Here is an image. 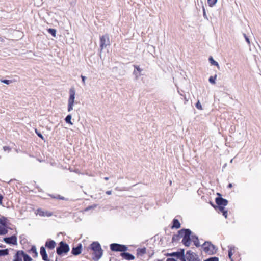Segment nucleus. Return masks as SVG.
<instances>
[{
	"label": "nucleus",
	"instance_id": "1",
	"mask_svg": "<svg viewBox=\"0 0 261 261\" xmlns=\"http://www.w3.org/2000/svg\"><path fill=\"white\" fill-rule=\"evenodd\" d=\"M90 249L93 251V259L98 260L102 255L103 250L100 244L97 242H94L90 245Z\"/></svg>",
	"mask_w": 261,
	"mask_h": 261
},
{
	"label": "nucleus",
	"instance_id": "2",
	"mask_svg": "<svg viewBox=\"0 0 261 261\" xmlns=\"http://www.w3.org/2000/svg\"><path fill=\"white\" fill-rule=\"evenodd\" d=\"M179 234L182 237V243L187 247L190 245L191 231L188 229H183L178 231Z\"/></svg>",
	"mask_w": 261,
	"mask_h": 261
},
{
	"label": "nucleus",
	"instance_id": "3",
	"mask_svg": "<svg viewBox=\"0 0 261 261\" xmlns=\"http://www.w3.org/2000/svg\"><path fill=\"white\" fill-rule=\"evenodd\" d=\"M228 256L231 261H240L241 259L237 249L233 246L229 247Z\"/></svg>",
	"mask_w": 261,
	"mask_h": 261
},
{
	"label": "nucleus",
	"instance_id": "4",
	"mask_svg": "<svg viewBox=\"0 0 261 261\" xmlns=\"http://www.w3.org/2000/svg\"><path fill=\"white\" fill-rule=\"evenodd\" d=\"M69 250V245L65 242L61 241L59 243V246L56 249V252L58 255H62L63 254L68 253Z\"/></svg>",
	"mask_w": 261,
	"mask_h": 261
},
{
	"label": "nucleus",
	"instance_id": "5",
	"mask_svg": "<svg viewBox=\"0 0 261 261\" xmlns=\"http://www.w3.org/2000/svg\"><path fill=\"white\" fill-rule=\"evenodd\" d=\"M70 96L68 99V111L70 112L73 110V107L74 105V101L75 98V89L74 88H72L70 89L69 91Z\"/></svg>",
	"mask_w": 261,
	"mask_h": 261
},
{
	"label": "nucleus",
	"instance_id": "6",
	"mask_svg": "<svg viewBox=\"0 0 261 261\" xmlns=\"http://www.w3.org/2000/svg\"><path fill=\"white\" fill-rule=\"evenodd\" d=\"M110 249L112 251L125 252L127 250V247L124 245L113 243L110 245Z\"/></svg>",
	"mask_w": 261,
	"mask_h": 261
},
{
	"label": "nucleus",
	"instance_id": "7",
	"mask_svg": "<svg viewBox=\"0 0 261 261\" xmlns=\"http://www.w3.org/2000/svg\"><path fill=\"white\" fill-rule=\"evenodd\" d=\"M110 39L108 34L100 37V47L101 50L110 45Z\"/></svg>",
	"mask_w": 261,
	"mask_h": 261
},
{
	"label": "nucleus",
	"instance_id": "8",
	"mask_svg": "<svg viewBox=\"0 0 261 261\" xmlns=\"http://www.w3.org/2000/svg\"><path fill=\"white\" fill-rule=\"evenodd\" d=\"M203 251L208 254H211L213 252L214 246L210 242H205L202 246Z\"/></svg>",
	"mask_w": 261,
	"mask_h": 261
},
{
	"label": "nucleus",
	"instance_id": "9",
	"mask_svg": "<svg viewBox=\"0 0 261 261\" xmlns=\"http://www.w3.org/2000/svg\"><path fill=\"white\" fill-rule=\"evenodd\" d=\"M36 215L41 217H50L53 216V213L48 211H44L41 208H38L35 212Z\"/></svg>",
	"mask_w": 261,
	"mask_h": 261
},
{
	"label": "nucleus",
	"instance_id": "10",
	"mask_svg": "<svg viewBox=\"0 0 261 261\" xmlns=\"http://www.w3.org/2000/svg\"><path fill=\"white\" fill-rule=\"evenodd\" d=\"M216 203L218 205V210H220L221 207H224L228 204V201L221 197H217L215 199Z\"/></svg>",
	"mask_w": 261,
	"mask_h": 261
},
{
	"label": "nucleus",
	"instance_id": "11",
	"mask_svg": "<svg viewBox=\"0 0 261 261\" xmlns=\"http://www.w3.org/2000/svg\"><path fill=\"white\" fill-rule=\"evenodd\" d=\"M4 241L8 244L17 245V239L15 235L12 236L10 237L5 238Z\"/></svg>",
	"mask_w": 261,
	"mask_h": 261
},
{
	"label": "nucleus",
	"instance_id": "12",
	"mask_svg": "<svg viewBox=\"0 0 261 261\" xmlns=\"http://www.w3.org/2000/svg\"><path fill=\"white\" fill-rule=\"evenodd\" d=\"M186 256L188 261H197L198 260V256L191 251L187 252Z\"/></svg>",
	"mask_w": 261,
	"mask_h": 261
},
{
	"label": "nucleus",
	"instance_id": "13",
	"mask_svg": "<svg viewBox=\"0 0 261 261\" xmlns=\"http://www.w3.org/2000/svg\"><path fill=\"white\" fill-rule=\"evenodd\" d=\"M169 256H176L178 258H180L183 261H185L184 258V250H181L180 252H173L172 253L168 254Z\"/></svg>",
	"mask_w": 261,
	"mask_h": 261
},
{
	"label": "nucleus",
	"instance_id": "14",
	"mask_svg": "<svg viewBox=\"0 0 261 261\" xmlns=\"http://www.w3.org/2000/svg\"><path fill=\"white\" fill-rule=\"evenodd\" d=\"M23 255V251H18L14 255L13 261H22Z\"/></svg>",
	"mask_w": 261,
	"mask_h": 261
},
{
	"label": "nucleus",
	"instance_id": "15",
	"mask_svg": "<svg viewBox=\"0 0 261 261\" xmlns=\"http://www.w3.org/2000/svg\"><path fill=\"white\" fill-rule=\"evenodd\" d=\"M56 242L52 240H48L45 244V247L48 249H53L56 246Z\"/></svg>",
	"mask_w": 261,
	"mask_h": 261
},
{
	"label": "nucleus",
	"instance_id": "16",
	"mask_svg": "<svg viewBox=\"0 0 261 261\" xmlns=\"http://www.w3.org/2000/svg\"><path fill=\"white\" fill-rule=\"evenodd\" d=\"M121 256L123 258L127 260H134L135 257L131 254L127 252H122L120 254Z\"/></svg>",
	"mask_w": 261,
	"mask_h": 261
},
{
	"label": "nucleus",
	"instance_id": "17",
	"mask_svg": "<svg viewBox=\"0 0 261 261\" xmlns=\"http://www.w3.org/2000/svg\"><path fill=\"white\" fill-rule=\"evenodd\" d=\"M40 254L42 256V259L44 261H49V260L48 258V256L46 253L45 249L44 247L42 246L40 248Z\"/></svg>",
	"mask_w": 261,
	"mask_h": 261
},
{
	"label": "nucleus",
	"instance_id": "18",
	"mask_svg": "<svg viewBox=\"0 0 261 261\" xmlns=\"http://www.w3.org/2000/svg\"><path fill=\"white\" fill-rule=\"evenodd\" d=\"M82 245L80 244L76 247H73L71 253L74 255H78L81 253Z\"/></svg>",
	"mask_w": 261,
	"mask_h": 261
},
{
	"label": "nucleus",
	"instance_id": "19",
	"mask_svg": "<svg viewBox=\"0 0 261 261\" xmlns=\"http://www.w3.org/2000/svg\"><path fill=\"white\" fill-rule=\"evenodd\" d=\"M191 242H193L194 243V244L196 246L198 247L200 246L199 243V240L197 236L191 235V239H190V243Z\"/></svg>",
	"mask_w": 261,
	"mask_h": 261
},
{
	"label": "nucleus",
	"instance_id": "20",
	"mask_svg": "<svg viewBox=\"0 0 261 261\" xmlns=\"http://www.w3.org/2000/svg\"><path fill=\"white\" fill-rule=\"evenodd\" d=\"M180 227V223L179 221L176 219H174L173 220V225L171 226L172 228L178 229Z\"/></svg>",
	"mask_w": 261,
	"mask_h": 261
},
{
	"label": "nucleus",
	"instance_id": "21",
	"mask_svg": "<svg viewBox=\"0 0 261 261\" xmlns=\"http://www.w3.org/2000/svg\"><path fill=\"white\" fill-rule=\"evenodd\" d=\"M146 253V249L145 248H139L137 250V255L138 256H142Z\"/></svg>",
	"mask_w": 261,
	"mask_h": 261
},
{
	"label": "nucleus",
	"instance_id": "22",
	"mask_svg": "<svg viewBox=\"0 0 261 261\" xmlns=\"http://www.w3.org/2000/svg\"><path fill=\"white\" fill-rule=\"evenodd\" d=\"M8 232L7 227L0 225V235H5Z\"/></svg>",
	"mask_w": 261,
	"mask_h": 261
},
{
	"label": "nucleus",
	"instance_id": "23",
	"mask_svg": "<svg viewBox=\"0 0 261 261\" xmlns=\"http://www.w3.org/2000/svg\"><path fill=\"white\" fill-rule=\"evenodd\" d=\"M30 252L32 254V256L33 257H36L38 256V253L36 250V248L35 246H33L31 247Z\"/></svg>",
	"mask_w": 261,
	"mask_h": 261
},
{
	"label": "nucleus",
	"instance_id": "24",
	"mask_svg": "<svg viewBox=\"0 0 261 261\" xmlns=\"http://www.w3.org/2000/svg\"><path fill=\"white\" fill-rule=\"evenodd\" d=\"M219 212L222 213L223 215L225 217V218L227 217V211L224 207H221L220 210H219Z\"/></svg>",
	"mask_w": 261,
	"mask_h": 261
},
{
	"label": "nucleus",
	"instance_id": "25",
	"mask_svg": "<svg viewBox=\"0 0 261 261\" xmlns=\"http://www.w3.org/2000/svg\"><path fill=\"white\" fill-rule=\"evenodd\" d=\"M7 219L6 218L3 217L0 219V225L7 226Z\"/></svg>",
	"mask_w": 261,
	"mask_h": 261
},
{
	"label": "nucleus",
	"instance_id": "26",
	"mask_svg": "<svg viewBox=\"0 0 261 261\" xmlns=\"http://www.w3.org/2000/svg\"><path fill=\"white\" fill-rule=\"evenodd\" d=\"M47 31L53 37H55L56 36V30L55 29L49 28L47 29Z\"/></svg>",
	"mask_w": 261,
	"mask_h": 261
},
{
	"label": "nucleus",
	"instance_id": "27",
	"mask_svg": "<svg viewBox=\"0 0 261 261\" xmlns=\"http://www.w3.org/2000/svg\"><path fill=\"white\" fill-rule=\"evenodd\" d=\"M23 258L24 261H32V259L31 258V257H30L28 254H25L24 252Z\"/></svg>",
	"mask_w": 261,
	"mask_h": 261
},
{
	"label": "nucleus",
	"instance_id": "28",
	"mask_svg": "<svg viewBox=\"0 0 261 261\" xmlns=\"http://www.w3.org/2000/svg\"><path fill=\"white\" fill-rule=\"evenodd\" d=\"M9 251L8 249L0 250V256L7 255Z\"/></svg>",
	"mask_w": 261,
	"mask_h": 261
},
{
	"label": "nucleus",
	"instance_id": "29",
	"mask_svg": "<svg viewBox=\"0 0 261 261\" xmlns=\"http://www.w3.org/2000/svg\"><path fill=\"white\" fill-rule=\"evenodd\" d=\"M209 61H210V63H211L212 65H214L217 66L218 67H219V64H218V63L213 59V58H212V57H210L209 58Z\"/></svg>",
	"mask_w": 261,
	"mask_h": 261
},
{
	"label": "nucleus",
	"instance_id": "30",
	"mask_svg": "<svg viewBox=\"0 0 261 261\" xmlns=\"http://www.w3.org/2000/svg\"><path fill=\"white\" fill-rule=\"evenodd\" d=\"M217 75H215L214 76H211L210 77L208 81L212 84H215V80L216 79Z\"/></svg>",
	"mask_w": 261,
	"mask_h": 261
},
{
	"label": "nucleus",
	"instance_id": "31",
	"mask_svg": "<svg viewBox=\"0 0 261 261\" xmlns=\"http://www.w3.org/2000/svg\"><path fill=\"white\" fill-rule=\"evenodd\" d=\"M71 116L70 115H68L66 116L65 118V121L69 124H72V123L71 122Z\"/></svg>",
	"mask_w": 261,
	"mask_h": 261
},
{
	"label": "nucleus",
	"instance_id": "32",
	"mask_svg": "<svg viewBox=\"0 0 261 261\" xmlns=\"http://www.w3.org/2000/svg\"><path fill=\"white\" fill-rule=\"evenodd\" d=\"M196 107L198 109V110H202L203 108H202V105H201L199 100H198V101L197 102V103H196Z\"/></svg>",
	"mask_w": 261,
	"mask_h": 261
},
{
	"label": "nucleus",
	"instance_id": "33",
	"mask_svg": "<svg viewBox=\"0 0 261 261\" xmlns=\"http://www.w3.org/2000/svg\"><path fill=\"white\" fill-rule=\"evenodd\" d=\"M1 82L7 85L12 82V81L8 80H1Z\"/></svg>",
	"mask_w": 261,
	"mask_h": 261
},
{
	"label": "nucleus",
	"instance_id": "34",
	"mask_svg": "<svg viewBox=\"0 0 261 261\" xmlns=\"http://www.w3.org/2000/svg\"><path fill=\"white\" fill-rule=\"evenodd\" d=\"M216 2L217 1H207V3L210 7H213L214 6Z\"/></svg>",
	"mask_w": 261,
	"mask_h": 261
},
{
	"label": "nucleus",
	"instance_id": "35",
	"mask_svg": "<svg viewBox=\"0 0 261 261\" xmlns=\"http://www.w3.org/2000/svg\"><path fill=\"white\" fill-rule=\"evenodd\" d=\"M35 133L37 134V136L39 137H40L41 139H42V140L44 139V138L43 136L42 135V134L38 132L36 129H35Z\"/></svg>",
	"mask_w": 261,
	"mask_h": 261
},
{
	"label": "nucleus",
	"instance_id": "36",
	"mask_svg": "<svg viewBox=\"0 0 261 261\" xmlns=\"http://www.w3.org/2000/svg\"><path fill=\"white\" fill-rule=\"evenodd\" d=\"M206 261H218V258L217 257H211L208 258Z\"/></svg>",
	"mask_w": 261,
	"mask_h": 261
},
{
	"label": "nucleus",
	"instance_id": "37",
	"mask_svg": "<svg viewBox=\"0 0 261 261\" xmlns=\"http://www.w3.org/2000/svg\"><path fill=\"white\" fill-rule=\"evenodd\" d=\"M3 149L5 151H10L11 150V148L9 146H5L3 147Z\"/></svg>",
	"mask_w": 261,
	"mask_h": 261
},
{
	"label": "nucleus",
	"instance_id": "38",
	"mask_svg": "<svg viewBox=\"0 0 261 261\" xmlns=\"http://www.w3.org/2000/svg\"><path fill=\"white\" fill-rule=\"evenodd\" d=\"M81 78H82L83 84L85 85V79H86L85 76H84L83 75H81Z\"/></svg>",
	"mask_w": 261,
	"mask_h": 261
},
{
	"label": "nucleus",
	"instance_id": "39",
	"mask_svg": "<svg viewBox=\"0 0 261 261\" xmlns=\"http://www.w3.org/2000/svg\"><path fill=\"white\" fill-rule=\"evenodd\" d=\"M244 37L245 38L246 41L249 44H250V41H249V38L247 37V36L245 34H244Z\"/></svg>",
	"mask_w": 261,
	"mask_h": 261
},
{
	"label": "nucleus",
	"instance_id": "40",
	"mask_svg": "<svg viewBox=\"0 0 261 261\" xmlns=\"http://www.w3.org/2000/svg\"><path fill=\"white\" fill-rule=\"evenodd\" d=\"M134 67L137 69V70L139 72H140L141 71V69L139 67H138L137 66H135Z\"/></svg>",
	"mask_w": 261,
	"mask_h": 261
},
{
	"label": "nucleus",
	"instance_id": "41",
	"mask_svg": "<svg viewBox=\"0 0 261 261\" xmlns=\"http://www.w3.org/2000/svg\"><path fill=\"white\" fill-rule=\"evenodd\" d=\"M3 199V196L1 194H0V204L2 203Z\"/></svg>",
	"mask_w": 261,
	"mask_h": 261
},
{
	"label": "nucleus",
	"instance_id": "42",
	"mask_svg": "<svg viewBox=\"0 0 261 261\" xmlns=\"http://www.w3.org/2000/svg\"><path fill=\"white\" fill-rule=\"evenodd\" d=\"M166 261H177L174 258H168Z\"/></svg>",
	"mask_w": 261,
	"mask_h": 261
},
{
	"label": "nucleus",
	"instance_id": "43",
	"mask_svg": "<svg viewBox=\"0 0 261 261\" xmlns=\"http://www.w3.org/2000/svg\"><path fill=\"white\" fill-rule=\"evenodd\" d=\"M106 193L107 195H111L112 193V192H111V191H106Z\"/></svg>",
	"mask_w": 261,
	"mask_h": 261
},
{
	"label": "nucleus",
	"instance_id": "44",
	"mask_svg": "<svg viewBox=\"0 0 261 261\" xmlns=\"http://www.w3.org/2000/svg\"><path fill=\"white\" fill-rule=\"evenodd\" d=\"M232 187V184L230 183V184H228V188H231Z\"/></svg>",
	"mask_w": 261,
	"mask_h": 261
},
{
	"label": "nucleus",
	"instance_id": "45",
	"mask_svg": "<svg viewBox=\"0 0 261 261\" xmlns=\"http://www.w3.org/2000/svg\"><path fill=\"white\" fill-rule=\"evenodd\" d=\"M104 179L106 180H108L109 179V177H105Z\"/></svg>",
	"mask_w": 261,
	"mask_h": 261
},
{
	"label": "nucleus",
	"instance_id": "46",
	"mask_svg": "<svg viewBox=\"0 0 261 261\" xmlns=\"http://www.w3.org/2000/svg\"><path fill=\"white\" fill-rule=\"evenodd\" d=\"M211 205H212L214 207L216 208V207H215L213 203H211Z\"/></svg>",
	"mask_w": 261,
	"mask_h": 261
},
{
	"label": "nucleus",
	"instance_id": "47",
	"mask_svg": "<svg viewBox=\"0 0 261 261\" xmlns=\"http://www.w3.org/2000/svg\"><path fill=\"white\" fill-rule=\"evenodd\" d=\"M203 13H204V15L205 14V9L203 8Z\"/></svg>",
	"mask_w": 261,
	"mask_h": 261
},
{
	"label": "nucleus",
	"instance_id": "48",
	"mask_svg": "<svg viewBox=\"0 0 261 261\" xmlns=\"http://www.w3.org/2000/svg\"><path fill=\"white\" fill-rule=\"evenodd\" d=\"M0 41H3V39H2L1 37H0Z\"/></svg>",
	"mask_w": 261,
	"mask_h": 261
},
{
	"label": "nucleus",
	"instance_id": "49",
	"mask_svg": "<svg viewBox=\"0 0 261 261\" xmlns=\"http://www.w3.org/2000/svg\"><path fill=\"white\" fill-rule=\"evenodd\" d=\"M217 195H218V196H221V194H220V193H217Z\"/></svg>",
	"mask_w": 261,
	"mask_h": 261
}]
</instances>
